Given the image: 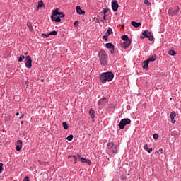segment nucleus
Listing matches in <instances>:
<instances>
[{
	"instance_id": "nucleus-1",
	"label": "nucleus",
	"mask_w": 181,
	"mask_h": 181,
	"mask_svg": "<svg viewBox=\"0 0 181 181\" xmlns=\"http://www.w3.org/2000/svg\"><path fill=\"white\" fill-rule=\"evenodd\" d=\"M99 78L103 84H105L107 81H112L114 80V73L111 71L103 72L100 74Z\"/></svg>"
},
{
	"instance_id": "nucleus-2",
	"label": "nucleus",
	"mask_w": 181,
	"mask_h": 181,
	"mask_svg": "<svg viewBox=\"0 0 181 181\" xmlns=\"http://www.w3.org/2000/svg\"><path fill=\"white\" fill-rule=\"evenodd\" d=\"M99 62L101 66H107L108 64V55L104 49H100L98 52Z\"/></svg>"
},
{
	"instance_id": "nucleus-3",
	"label": "nucleus",
	"mask_w": 181,
	"mask_h": 181,
	"mask_svg": "<svg viewBox=\"0 0 181 181\" xmlns=\"http://www.w3.org/2000/svg\"><path fill=\"white\" fill-rule=\"evenodd\" d=\"M107 148L112 153L115 154L118 153V146L114 144V142L107 143Z\"/></svg>"
},
{
	"instance_id": "nucleus-4",
	"label": "nucleus",
	"mask_w": 181,
	"mask_h": 181,
	"mask_svg": "<svg viewBox=\"0 0 181 181\" xmlns=\"http://www.w3.org/2000/svg\"><path fill=\"white\" fill-rule=\"evenodd\" d=\"M179 12H180V8L177 6H175L174 7H170L168 9V15L170 16H176L179 15Z\"/></svg>"
},
{
	"instance_id": "nucleus-5",
	"label": "nucleus",
	"mask_w": 181,
	"mask_h": 181,
	"mask_svg": "<svg viewBox=\"0 0 181 181\" xmlns=\"http://www.w3.org/2000/svg\"><path fill=\"white\" fill-rule=\"evenodd\" d=\"M148 39L150 42H152L153 40V35H152V33L149 31L146 30L144 32L142 33V35L140 36V38L141 39H145V38Z\"/></svg>"
},
{
	"instance_id": "nucleus-6",
	"label": "nucleus",
	"mask_w": 181,
	"mask_h": 181,
	"mask_svg": "<svg viewBox=\"0 0 181 181\" xmlns=\"http://www.w3.org/2000/svg\"><path fill=\"white\" fill-rule=\"evenodd\" d=\"M129 124H131V119L129 118L122 119L119 124V129H124L125 126L129 125Z\"/></svg>"
},
{
	"instance_id": "nucleus-7",
	"label": "nucleus",
	"mask_w": 181,
	"mask_h": 181,
	"mask_svg": "<svg viewBox=\"0 0 181 181\" xmlns=\"http://www.w3.org/2000/svg\"><path fill=\"white\" fill-rule=\"evenodd\" d=\"M25 67H27V69H30L32 67V58L30 57V56H26L25 59Z\"/></svg>"
},
{
	"instance_id": "nucleus-8",
	"label": "nucleus",
	"mask_w": 181,
	"mask_h": 181,
	"mask_svg": "<svg viewBox=\"0 0 181 181\" xmlns=\"http://www.w3.org/2000/svg\"><path fill=\"white\" fill-rule=\"evenodd\" d=\"M53 12V16H57L58 15V18H64V16H66V15H64V13L63 12H59V8H56L55 10L52 11Z\"/></svg>"
},
{
	"instance_id": "nucleus-9",
	"label": "nucleus",
	"mask_w": 181,
	"mask_h": 181,
	"mask_svg": "<svg viewBox=\"0 0 181 181\" xmlns=\"http://www.w3.org/2000/svg\"><path fill=\"white\" fill-rule=\"evenodd\" d=\"M107 103H108V99L105 97H103L100 100H99L98 104L100 107H105V105H107Z\"/></svg>"
},
{
	"instance_id": "nucleus-10",
	"label": "nucleus",
	"mask_w": 181,
	"mask_h": 181,
	"mask_svg": "<svg viewBox=\"0 0 181 181\" xmlns=\"http://www.w3.org/2000/svg\"><path fill=\"white\" fill-rule=\"evenodd\" d=\"M105 47L107 49H110V52L111 54H114V52H115V47L113 45L112 43L108 42L105 44Z\"/></svg>"
},
{
	"instance_id": "nucleus-11",
	"label": "nucleus",
	"mask_w": 181,
	"mask_h": 181,
	"mask_svg": "<svg viewBox=\"0 0 181 181\" xmlns=\"http://www.w3.org/2000/svg\"><path fill=\"white\" fill-rule=\"evenodd\" d=\"M118 8L119 6L118 5V1L117 0H113L112 2V8L114 12H117L118 11Z\"/></svg>"
},
{
	"instance_id": "nucleus-12",
	"label": "nucleus",
	"mask_w": 181,
	"mask_h": 181,
	"mask_svg": "<svg viewBox=\"0 0 181 181\" xmlns=\"http://www.w3.org/2000/svg\"><path fill=\"white\" fill-rule=\"evenodd\" d=\"M22 149V140H18L16 143V151L19 152Z\"/></svg>"
},
{
	"instance_id": "nucleus-13",
	"label": "nucleus",
	"mask_w": 181,
	"mask_h": 181,
	"mask_svg": "<svg viewBox=\"0 0 181 181\" xmlns=\"http://www.w3.org/2000/svg\"><path fill=\"white\" fill-rule=\"evenodd\" d=\"M131 42H132V41H131V39L124 41V42L122 44V47H124V49H128V47H129V46H131Z\"/></svg>"
},
{
	"instance_id": "nucleus-14",
	"label": "nucleus",
	"mask_w": 181,
	"mask_h": 181,
	"mask_svg": "<svg viewBox=\"0 0 181 181\" xmlns=\"http://www.w3.org/2000/svg\"><path fill=\"white\" fill-rule=\"evenodd\" d=\"M142 67L144 70H149V62L147 59L142 62Z\"/></svg>"
},
{
	"instance_id": "nucleus-15",
	"label": "nucleus",
	"mask_w": 181,
	"mask_h": 181,
	"mask_svg": "<svg viewBox=\"0 0 181 181\" xmlns=\"http://www.w3.org/2000/svg\"><path fill=\"white\" fill-rule=\"evenodd\" d=\"M51 19L52 21L57 23L62 22V19H60V17L57 16H53V11H52V15L51 16Z\"/></svg>"
},
{
	"instance_id": "nucleus-16",
	"label": "nucleus",
	"mask_w": 181,
	"mask_h": 181,
	"mask_svg": "<svg viewBox=\"0 0 181 181\" xmlns=\"http://www.w3.org/2000/svg\"><path fill=\"white\" fill-rule=\"evenodd\" d=\"M76 12L78 15H86V11H83L80 6H76Z\"/></svg>"
},
{
	"instance_id": "nucleus-17",
	"label": "nucleus",
	"mask_w": 181,
	"mask_h": 181,
	"mask_svg": "<svg viewBox=\"0 0 181 181\" xmlns=\"http://www.w3.org/2000/svg\"><path fill=\"white\" fill-rule=\"evenodd\" d=\"M175 117H176V112H171L170 113V119L172 124H175L176 121L175 120Z\"/></svg>"
},
{
	"instance_id": "nucleus-18",
	"label": "nucleus",
	"mask_w": 181,
	"mask_h": 181,
	"mask_svg": "<svg viewBox=\"0 0 181 181\" xmlns=\"http://www.w3.org/2000/svg\"><path fill=\"white\" fill-rule=\"evenodd\" d=\"M89 115L92 119H94L95 118V111L93 109H90Z\"/></svg>"
},
{
	"instance_id": "nucleus-19",
	"label": "nucleus",
	"mask_w": 181,
	"mask_h": 181,
	"mask_svg": "<svg viewBox=\"0 0 181 181\" xmlns=\"http://www.w3.org/2000/svg\"><path fill=\"white\" fill-rule=\"evenodd\" d=\"M68 158L69 159L71 158V162L74 161V163H77V157L76 156H69Z\"/></svg>"
},
{
	"instance_id": "nucleus-20",
	"label": "nucleus",
	"mask_w": 181,
	"mask_h": 181,
	"mask_svg": "<svg viewBox=\"0 0 181 181\" xmlns=\"http://www.w3.org/2000/svg\"><path fill=\"white\" fill-rule=\"evenodd\" d=\"M131 25L132 26H134V28H139V26H141V23L132 21Z\"/></svg>"
},
{
	"instance_id": "nucleus-21",
	"label": "nucleus",
	"mask_w": 181,
	"mask_h": 181,
	"mask_svg": "<svg viewBox=\"0 0 181 181\" xmlns=\"http://www.w3.org/2000/svg\"><path fill=\"white\" fill-rule=\"evenodd\" d=\"M45 6V3H43V1H40L38 2V5L37 6V9H40V8H43Z\"/></svg>"
},
{
	"instance_id": "nucleus-22",
	"label": "nucleus",
	"mask_w": 181,
	"mask_h": 181,
	"mask_svg": "<svg viewBox=\"0 0 181 181\" xmlns=\"http://www.w3.org/2000/svg\"><path fill=\"white\" fill-rule=\"evenodd\" d=\"M147 60L148 63H151V62H155L156 60V55H153L152 57H149Z\"/></svg>"
},
{
	"instance_id": "nucleus-23",
	"label": "nucleus",
	"mask_w": 181,
	"mask_h": 181,
	"mask_svg": "<svg viewBox=\"0 0 181 181\" xmlns=\"http://www.w3.org/2000/svg\"><path fill=\"white\" fill-rule=\"evenodd\" d=\"M114 33L112 32V28H110L107 29V31L105 33L106 36H108L109 35H112Z\"/></svg>"
},
{
	"instance_id": "nucleus-24",
	"label": "nucleus",
	"mask_w": 181,
	"mask_h": 181,
	"mask_svg": "<svg viewBox=\"0 0 181 181\" xmlns=\"http://www.w3.org/2000/svg\"><path fill=\"white\" fill-rule=\"evenodd\" d=\"M168 54H170V56H176V52H175L173 49H171L168 51Z\"/></svg>"
},
{
	"instance_id": "nucleus-25",
	"label": "nucleus",
	"mask_w": 181,
	"mask_h": 181,
	"mask_svg": "<svg viewBox=\"0 0 181 181\" xmlns=\"http://www.w3.org/2000/svg\"><path fill=\"white\" fill-rule=\"evenodd\" d=\"M122 40H124V42L130 40L129 37H128V35H122Z\"/></svg>"
},
{
	"instance_id": "nucleus-26",
	"label": "nucleus",
	"mask_w": 181,
	"mask_h": 181,
	"mask_svg": "<svg viewBox=\"0 0 181 181\" xmlns=\"http://www.w3.org/2000/svg\"><path fill=\"white\" fill-rule=\"evenodd\" d=\"M62 127H64V129H69V124L66 122L62 123Z\"/></svg>"
},
{
	"instance_id": "nucleus-27",
	"label": "nucleus",
	"mask_w": 181,
	"mask_h": 181,
	"mask_svg": "<svg viewBox=\"0 0 181 181\" xmlns=\"http://www.w3.org/2000/svg\"><path fill=\"white\" fill-rule=\"evenodd\" d=\"M57 36V31L54 30L49 33V36Z\"/></svg>"
},
{
	"instance_id": "nucleus-28",
	"label": "nucleus",
	"mask_w": 181,
	"mask_h": 181,
	"mask_svg": "<svg viewBox=\"0 0 181 181\" xmlns=\"http://www.w3.org/2000/svg\"><path fill=\"white\" fill-rule=\"evenodd\" d=\"M25 59V55H21L18 59V62H23V59Z\"/></svg>"
},
{
	"instance_id": "nucleus-29",
	"label": "nucleus",
	"mask_w": 181,
	"mask_h": 181,
	"mask_svg": "<svg viewBox=\"0 0 181 181\" xmlns=\"http://www.w3.org/2000/svg\"><path fill=\"white\" fill-rule=\"evenodd\" d=\"M73 138H74V136H73V134H70L69 136H68L66 137L67 141H73Z\"/></svg>"
},
{
	"instance_id": "nucleus-30",
	"label": "nucleus",
	"mask_w": 181,
	"mask_h": 181,
	"mask_svg": "<svg viewBox=\"0 0 181 181\" xmlns=\"http://www.w3.org/2000/svg\"><path fill=\"white\" fill-rule=\"evenodd\" d=\"M41 36H42V37H43L44 39H46V38L49 37V36H50V35H49V34L42 33Z\"/></svg>"
},
{
	"instance_id": "nucleus-31",
	"label": "nucleus",
	"mask_w": 181,
	"mask_h": 181,
	"mask_svg": "<svg viewBox=\"0 0 181 181\" xmlns=\"http://www.w3.org/2000/svg\"><path fill=\"white\" fill-rule=\"evenodd\" d=\"M144 4L145 5H147V6H151V5H152V4H151L148 0H144Z\"/></svg>"
},
{
	"instance_id": "nucleus-32",
	"label": "nucleus",
	"mask_w": 181,
	"mask_h": 181,
	"mask_svg": "<svg viewBox=\"0 0 181 181\" xmlns=\"http://www.w3.org/2000/svg\"><path fill=\"white\" fill-rule=\"evenodd\" d=\"M153 139H158V138H159V134L155 133V134L153 135Z\"/></svg>"
},
{
	"instance_id": "nucleus-33",
	"label": "nucleus",
	"mask_w": 181,
	"mask_h": 181,
	"mask_svg": "<svg viewBox=\"0 0 181 181\" xmlns=\"http://www.w3.org/2000/svg\"><path fill=\"white\" fill-rule=\"evenodd\" d=\"M4 163H0V173H2V170H4Z\"/></svg>"
},
{
	"instance_id": "nucleus-34",
	"label": "nucleus",
	"mask_w": 181,
	"mask_h": 181,
	"mask_svg": "<svg viewBox=\"0 0 181 181\" xmlns=\"http://www.w3.org/2000/svg\"><path fill=\"white\" fill-rule=\"evenodd\" d=\"M103 39H104L105 42H107L108 40V36L107 35H104L103 37Z\"/></svg>"
},
{
	"instance_id": "nucleus-35",
	"label": "nucleus",
	"mask_w": 181,
	"mask_h": 181,
	"mask_svg": "<svg viewBox=\"0 0 181 181\" xmlns=\"http://www.w3.org/2000/svg\"><path fill=\"white\" fill-rule=\"evenodd\" d=\"M78 21H76L75 22H74V26H75V28H77V26H78Z\"/></svg>"
},
{
	"instance_id": "nucleus-36",
	"label": "nucleus",
	"mask_w": 181,
	"mask_h": 181,
	"mask_svg": "<svg viewBox=\"0 0 181 181\" xmlns=\"http://www.w3.org/2000/svg\"><path fill=\"white\" fill-rule=\"evenodd\" d=\"M81 161L83 163H86V162H87V159L84 158H81Z\"/></svg>"
},
{
	"instance_id": "nucleus-37",
	"label": "nucleus",
	"mask_w": 181,
	"mask_h": 181,
	"mask_svg": "<svg viewBox=\"0 0 181 181\" xmlns=\"http://www.w3.org/2000/svg\"><path fill=\"white\" fill-rule=\"evenodd\" d=\"M94 21L96 23H100V19H98V18H95Z\"/></svg>"
},
{
	"instance_id": "nucleus-38",
	"label": "nucleus",
	"mask_w": 181,
	"mask_h": 181,
	"mask_svg": "<svg viewBox=\"0 0 181 181\" xmlns=\"http://www.w3.org/2000/svg\"><path fill=\"white\" fill-rule=\"evenodd\" d=\"M85 163H88V165H91V160L86 159V161Z\"/></svg>"
},
{
	"instance_id": "nucleus-39",
	"label": "nucleus",
	"mask_w": 181,
	"mask_h": 181,
	"mask_svg": "<svg viewBox=\"0 0 181 181\" xmlns=\"http://www.w3.org/2000/svg\"><path fill=\"white\" fill-rule=\"evenodd\" d=\"M148 144H146L144 146V149H146V151L148 149Z\"/></svg>"
},
{
	"instance_id": "nucleus-40",
	"label": "nucleus",
	"mask_w": 181,
	"mask_h": 181,
	"mask_svg": "<svg viewBox=\"0 0 181 181\" xmlns=\"http://www.w3.org/2000/svg\"><path fill=\"white\" fill-rule=\"evenodd\" d=\"M152 148H148L146 151L147 152H148V153H151V152H152Z\"/></svg>"
},
{
	"instance_id": "nucleus-41",
	"label": "nucleus",
	"mask_w": 181,
	"mask_h": 181,
	"mask_svg": "<svg viewBox=\"0 0 181 181\" xmlns=\"http://www.w3.org/2000/svg\"><path fill=\"white\" fill-rule=\"evenodd\" d=\"M107 12H108V9L105 8V9L103 10V13H104V15H105V13H107Z\"/></svg>"
},
{
	"instance_id": "nucleus-42",
	"label": "nucleus",
	"mask_w": 181,
	"mask_h": 181,
	"mask_svg": "<svg viewBox=\"0 0 181 181\" xmlns=\"http://www.w3.org/2000/svg\"><path fill=\"white\" fill-rule=\"evenodd\" d=\"M83 157H81V156H80V155H78V156H77V157H76V158L77 159H79L80 160H81V158H82Z\"/></svg>"
},
{
	"instance_id": "nucleus-43",
	"label": "nucleus",
	"mask_w": 181,
	"mask_h": 181,
	"mask_svg": "<svg viewBox=\"0 0 181 181\" xmlns=\"http://www.w3.org/2000/svg\"><path fill=\"white\" fill-rule=\"evenodd\" d=\"M107 20V16L105 14H104L103 16V21H106Z\"/></svg>"
},
{
	"instance_id": "nucleus-44",
	"label": "nucleus",
	"mask_w": 181,
	"mask_h": 181,
	"mask_svg": "<svg viewBox=\"0 0 181 181\" xmlns=\"http://www.w3.org/2000/svg\"><path fill=\"white\" fill-rule=\"evenodd\" d=\"M23 117H25V115H23V114L21 115L20 116V117H19L20 119H23Z\"/></svg>"
},
{
	"instance_id": "nucleus-45",
	"label": "nucleus",
	"mask_w": 181,
	"mask_h": 181,
	"mask_svg": "<svg viewBox=\"0 0 181 181\" xmlns=\"http://www.w3.org/2000/svg\"><path fill=\"white\" fill-rule=\"evenodd\" d=\"M159 152H160L161 153H162V152H163V148H160L159 150H158V153Z\"/></svg>"
},
{
	"instance_id": "nucleus-46",
	"label": "nucleus",
	"mask_w": 181,
	"mask_h": 181,
	"mask_svg": "<svg viewBox=\"0 0 181 181\" xmlns=\"http://www.w3.org/2000/svg\"><path fill=\"white\" fill-rule=\"evenodd\" d=\"M16 117H18L19 112H17V113L16 114Z\"/></svg>"
},
{
	"instance_id": "nucleus-47",
	"label": "nucleus",
	"mask_w": 181,
	"mask_h": 181,
	"mask_svg": "<svg viewBox=\"0 0 181 181\" xmlns=\"http://www.w3.org/2000/svg\"><path fill=\"white\" fill-rule=\"evenodd\" d=\"M155 153H159V151H156Z\"/></svg>"
},
{
	"instance_id": "nucleus-48",
	"label": "nucleus",
	"mask_w": 181,
	"mask_h": 181,
	"mask_svg": "<svg viewBox=\"0 0 181 181\" xmlns=\"http://www.w3.org/2000/svg\"><path fill=\"white\" fill-rule=\"evenodd\" d=\"M21 124H23V121H21Z\"/></svg>"
},
{
	"instance_id": "nucleus-49",
	"label": "nucleus",
	"mask_w": 181,
	"mask_h": 181,
	"mask_svg": "<svg viewBox=\"0 0 181 181\" xmlns=\"http://www.w3.org/2000/svg\"><path fill=\"white\" fill-rule=\"evenodd\" d=\"M100 22H104V21L103 20H101Z\"/></svg>"
},
{
	"instance_id": "nucleus-50",
	"label": "nucleus",
	"mask_w": 181,
	"mask_h": 181,
	"mask_svg": "<svg viewBox=\"0 0 181 181\" xmlns=\"http://www.w3.org/2000/svg\"><path fill=\"white\" fill-rule=\"evenodd\" d=\"M26 54H28V53H25V56H26Z\"/></svg>"
},
{
	"instance_id": "nucleus-51",
	"label": "nucleus",
	"mask_w": 181,
	"mask_h": 181,
	"mask_svg": "<svg viewBox=\"0 0 181 181\" xmlns=\"http://www.w3.org/2000/svg\"><path fill=\"white\" fill-rule=\"evenodd\" d=\"M41 81H43V79H42Z\"/></svg>"
}]
</instances>
